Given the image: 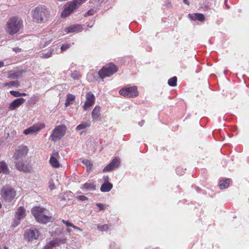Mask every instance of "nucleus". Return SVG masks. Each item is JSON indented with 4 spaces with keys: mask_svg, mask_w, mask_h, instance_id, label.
<instances>
[{
    "mask_svg": "<svg viewBox=\"0 0 249 249\" xmlns=\"http://www.w3.org/2000/svg\"><path fill=\"white\" fill-rule=\"evenodd\" d=\"M32 213L37 221L42 223H47L53 219L48 210L40 207L33 208Z\"/></svg>",
    "mask_w": 249,
    "mask_h": 249,
    "instance_id": "1",
    "label": "nucleus"
},
{
    "mask_svg": "<svg viewBox=\"0 0 249 249\" xmlns=\"http://www.w3.org/2000/svg\"><path fill=\"white\" fill-rule=\"evenodd\" d=\"M22 23L21 20L18 18H10L6 24L5 28L6 32L11 35L18 33L22 26Z\"/></svg>",
    "mask_w": 249,
    "mask_h": 249,
    "instance_id": "2",
    "label": "nucleus"
},
{
    "mask_svg": "<svg viewBox=\"0 0 249 249\" xmlns=\"http://www.w3.org/2000/svg\"><path fill=\"white\" fill-rule=\"evenodd\" d=\"M49 15V11L45 6H37L33 12L34 21L39 23L43 22L47 19Z\"/></svg>",
    "mask_w": 249,
    "mask_h": 249,
    "instance_id": "3",
    "label": "nucleus"
},
{
    "mask_svg": "<svg viewBox=\"0 0 249 249\" xmlns=\"http://www.w3.org/2000/svg\"><path fill=\"white\" fill-rule=\"evenodd\" d=\"M17 192L11 186L6 185L2 187L0 191L2 198L8 202H10L15 197Z\"/></svg>",
    "mask_w": 249,
    "mask_h": 249,
    "instance_id": "4",
    "label": "nucleus"
},
{
    "mask_svg": "<svg viewBox=\"0 0 249 249\" xmlns=\"http://www.w3.org/2000/svg\"><path fill=\"white\" fill-rule=\"evenodd\" d=\"M86 0H74L71 2L67 3L61 14L62 17H66L71 14L75 9L77 8L82 3Z\"/></svg>",
    "mask_w": 249,
    "mask_h": 249,
    "instance_id": "5",
    "label": "nucleus"
},
{
    "mask_svg": "<svg viewBox=\"0 0 249 249\" xmlns=\"http://www.w3.org/2000/svg\"><path fill=\"white\" fill-rule=\"evenodd\" d=\"M116 66L112 64L109 63L99 71V75L102 79L106 77H109L117 71Z\"/></svg>",
    "mask_w": 249,
    "mask_h": 249,
    "instance_id": "6",
    "label": "nucleus"
},
{
    "mask_svg": "<svg viewBox=\"0 0 249 249\" xmlns=\"http://www.w3.org/2000/svg\"><path fill=\"white\" fill-rule=\"evenodd\" d=\"M25 216V209L22 207H19L15 212V217L12 223V226L16 227L18 226L22 220H23Z\"/></svg>",
    "mask_w": 249,
    "mask_h": 249,
    "instance_id": "7",
    "label": "nucleus"
},
{
    "mask_svg": "<svg viewBox=\"0 0 249 249\" xmlns=\"http://www.w3.org/2000/svg\"><path fill=\"white\" fill-rule=\"evenodd\" d=\"M66 131V127L64 125H58L56 127L53 131L51 135L52 140L54 142H56L61 139L65 134Z\"/></svg>",
    "mask_w": 249,
    "mask_h": 249,
    "instance_id": "8",
    "label": "nucleus"
},
{
    "mask_svg": "<svg viewBox=\"0 0 249 249\" xmlns=\"http://www.w3.org/2000/svg\"><path fill=\"white\" fill-rule=\"evenodd\" d=\"M40 233L37 229L31 228L25 230L24 236L25 239L30 242L37 239Z\"/></svg>",
    "mask_w": 249,
    "mask_h": 249,
    "instance_id": "9",
    "label": "nucleus"
},
{
    "mask_svg": "<svg viewBox=\"0 0 249 249\" xmlns=\"http://www.w3.org/2000/svg\"><path fill=\"white\" fill-rule=\"evenodd\" d=\"M119 93L124 97L130 98L137 96L138 95V91L137 87L133 86L122 89L119 91Z\"/></svg>",
    "mask_w": 249,
    "mask_h": 249,
    "instance_id": "10",
    "label": "nucleus"
},
{
    "mask_svg": "<svg viewBox=\"0 0 249 249\" xmlns=\"http://www.w3.org/2000/svg\"><path fill=\"white\" fill-rule=\"evenodd\" d=\"M28 149L27 146H18L16 149L15 153L13 156L15 160L22 159L25 157L27 154Z\"/></svg>",
    "mask_w": 249,
    "mask_h": 249,
    "instance_id": "11",
    "label": "nucleus"
},
{
    "mask_svg": "<svg viewBox=\"0 0 249 249\" xmlns=\"http://www.w3.org/2000/svg\"><path fill=\"white\" fill-rule=\"evenodd\" d=\"M95 102V96L91 92H88L86 95V101L83 106L84 110H87L92 106Z\"/></svg>",
    "mask_w": 249,
    "mask_h": 249,
    "instance_id": "12",
    "label": "nucleus"
},
{
    "mask_svg": "<svg viewBox=\"0 0 249 249\" xmlns=\"http://www.w3.org/2000/svg\"><path fill=\"white\" fill-rule=\"evenodd\" d=\"M45 126L44 124H36L26 129L24 131L25 135L36 134Z\"/></svg>",
    "mask_w": 249,
    "mask_h": 249,
    "instance_id": "13",
    "label": "nucleus"
},
{
    "mask_svg": "<svg viewBox=\"0 0 249 249\" xmlns=\"http://www.w3.org/2000/svg\"><path fill=\"white\" fill-rule=\"evenodd\" d=\"M16 168L24 172H30L32 170V166L29 163H25L22 160H19L16 162Z\"/></svg>",
    "mask_w": 249,
    "mask_h": 249,
    "instance_id": "14",
    "label": "nucleus"
},
{
    "mask_svg": "<svg viewBox=\"0 0 249 249\" xmlns=\"http://www.w3.org/2000/svg\"><path fill=\"white\" fill-rule=\"evenodd\" d=\"M120 163V160L118 159L115 158L113 159L112 161L107 165L103 169V172H109L116 168H117Z\"/></svg>",
    "mask_w": 249,
    "mask_h": 249,
    "instance_id": "15",
    "label": "nucleus"
},
{
    "mask_svg": "<svg viewBox=\"0 0 249 249\" xmlns=\"http://www.w3.org/2000/svg\"><path fill=\"white\" fill-rule=\"evenodd\" d=\"M26 100L23 98L15 99L10 104L9 108L11 110L15 109L25 102Z\"/></svg>",
    "mask_w": 249,
    "mask_h": 249,
    "instance_id": "16",
    "label": "nucleus"
},
{
    "mask_svg": "<svg viewBox=\"0 0 249 249\" xmlns=\"http://www.w3.org/2000/svg\"><path fill=\"white\" fill-rule=\"evenodd\" d=\"M100 108V106H96L92 110L91 112V117L93 121H97L100 120L101 116Z\"/></svg>",
    "mask_w": 249,
    "mask_h": 249,
    "instance_id": "17",
    "label": "nucleus"
},
{
    "mask_svg": "<svg viewBox=\"0 0 249 249\" xmlns=\"http://www.w3.org/2000/svg\"><path fill=\"white\" fill-rule=\"evenodd\" d=\"M82 188L87 191H94L96 189V185L91 181H89L83 185Z\"/></svg>",
    "mask_w": 249,
    "mask_h": 249,
    "instance_id": "18",
    "label": "nucleus"
},
{
    "mask_svg": "<svg viewBox=\"0 0 249 249\" xmlns=\"http://www.w3.org/2000/svg\"><path fill=\"white\" fill-rule=\"evenodd\" d=\"M8 175L9 173V169L7 164L4 161L0 162V174Z\"/></svg>",
    "mask_w": 249,
    "mask_h": 249,
    "instance_id": "19",
    "label": "nucleus"
},
{
    "mask_svg": "<svg viewBox=\"0 0 249 249\" xmlns=\"http://www.w3.org/2000/svg\"><path fill=\"white\" fill-rule=\"evenodd\" d=\"M82 29V27L80 25H71L67 28H66V31L68 33H73L75 32L80 31Z\"/></svg>",
    "mask_w": 249,
    "mask_h": 249,
    "instance_id": "20",
    "label": "nucleus"
},
{
    "mask_svg": "<svg viewBox=\"0 0 249 249\" xmlns=\"http://www.w3.org/2000/svg\"><path fill=\"white\" fill-rule=\"evenodd\" d=\"M112 184L108 181L104 183L101 186L100 190L103 192H109L112 188Z\"/></svg>",
    "mask_w": 249,
    "mask_h": 249,
    "instance_id": "21",
    "label": "nucleus"
},
{
    "mask_svg": "<svg viewBox=\"0 0 249 249\" xmlns=\"http://www.w3.org/2000/svg\"><path fill=\"white\" fill-rule=\"evenodd\" d=\"M231 180L230 178H226L225 180H221L219 182V186L221 189L228 188L230 185Z\"/></svg>",
    "mask_w": 249,
    "mask_h": 249,
    "instance_id": "22",
    "label": "nucleus"
},
{
    "mask_svg": "<svg viewBox=\"0 0 249 249\" xmlns=\"http://www.w3.org/2000/svg\"><path fill=\"white\" fill-rule=\"evenodd\" d=\"M50 163L54 168L59 167V163L58 160L54 157L51 156L49 160Z\"/></svg>",
    "mask_w": 249,
    "mask_h": 249,
    "instance_id": "23",
    "label": "nucleus"
},
{
    "mask_svg": "<svg viewBox=\"0 0 249 249\" xmlns=\"http://www.w3.org/2000/svg\"><path fill=\"white\" fill-rule=\"evenodd\" d=\"M90 125V123L89 122H86L84 123H82L78 125L76 127V130L77 131L85 129L87 127H89Z\"/></svg>",
    "mask_w": 249,
    "mask_h": 249,
    "instance_id": "24",
    "label": "nucleus"
},
{
    "mask_svg": "<svg viewBox=\"0 0 249 249\" xmlns=\"http://www.w3.org/2000/svg\"><path fill=\"white\" fill-rule=\"evenodd\" d=\"M58 243L57 239H54L50 241L44 247V249H48L51 247H56Z\"/></svg>",
    "mask_w": 249,
    "mask_h": 249,
    "instance_id": "25",
    "label": "nucleus"
},
{
    "mask_svg": "<svg viewBox=\"0 0 249 249\" xmlns=\"http://www.w3.org/2000/svg\"><path fill=\"white\" fill-rule=\"evenodd\" d=\"M53 49H49L47 52H43L40 54V56L44 58H48L50 57L53 52Z\"/></svg>",
    "mask_w": 249,
    "mask_h": 249,
    "instance_id": "26",
    "label": "nucleus"
},
{
    "mask_svg": "<svg viewBox=\"0 0 249 249\" xmlns=\"http://www.w3.org/2000/svg\"><path fill=\"white\" fill-rule=\"evenodd\" d=\"M75 98V97L73 95L71 94H68L65 101V105L68 107L70 104H71V102L74 100Z\"/></svg>",
    "mask_w": 249,
    "mask_h": 249,
    "instance_id": "27",
    "label": "nucleus"
},
{
    "mask_svg": "<svg viewBox=\"0 0 249 249\" xmlns=\"http://www.w3.org/2000/svg\"><path fill=\"white\" fill-rule=\"evenodd\" d=\"M192 17L193 20H197L200 21H202L204 20V16L202 14H195Z\"/></svg>",
    "mask_w": 249,
    "mask_h": 249,
    "instance_id": "28",
    "label": "nucleus"
},
{
    "mask_svg": "<svg viewBox=\"0 0 249 249\" xmlns=\"http://www.w3.org/2000/svg\"><path fill=\"white\" fill-rule=\"evenodd\" d=\"M10 94L14 97H18L20 96H25L26 95L25 93H20L17 91L11 90L10 91Z\"/></svg>",
    "mask_w": 249,
    "mask_h": 249,
    "instance_id": "29",
    "label": "nucleus"
},
{
    "mask_svg": "<svg viewBox=\"0 0 249 249\" xmlns=\"http://www.w3.org/2000/svg\"><path fill=\"white\" fill-rule=\"evenodd\" d=\"M177 78L176 76L170 78L168 81L169 86L174 87L177 85Z\"/></svg>",
    "mask_w": 249,
    "mask_h": 249,
    "instance_id": "30",
    "label": "nucleus"
},
{
    "mask_svg": "<svg viewBox=\"0 0 249 249\" xmlns=\"http://www.w3.org/2000/svg\"><path fill=\"white\" fill-rule=\"evenodd\" d=\"M109 229V226L107 224L98 225L97 229L100 231H107Z\"/></svg>",
    "mask_w": 249,
    "mask_h": 249,
    "instance_id": "31",
    "label": "nucleus"
},
{
    "mask_svg": "<svg viewBox=\"0 0 249 249\" xmlns=\"http://www.w3.org/2000/svg\"><path fill=\"white\" fill-rule=\"evenodd\" d=\"M19 85V83L17 81H12L5 84V86H10L14 87H18Z\"/></svg>",
    "mask_w": 249,
    "mask_h": 249,
    "instance_id": "32",
    "label": "nucleus"
},
{
    "mask_svg": "<svg viewBox=\"0 0 249 249\" xmlns=\"http://www.w3.org/2000/svg\"><path fill=\"white\" fill-rule=\"evenodd\" d=\"M62 222L68 227H71L75 230H80V229L78 227L75 226L73 224L70 223L68 221L62 220Z\"/></svg>",
    "mask_w": 249,
    "mask_h": 249,
    "instance_id": "33",
    "label": "nucleus"
},
{
    "mask_svg": "<svg viewBox=\"0 0 249 249\" xmlns=\"http://www.w3.org/2000/svg\"><path fill=\"white\" fill-rule=\"evenodd\" d=\"M82 163L86 165L88 170H90L91 169L92 164L90 161L88 160H84L82 161Z\"/></svg>",
    "mask_w": 249,
    "mask_h": 249,
    "instance_id": "34",
    "label": "nucleus"
},
{
    "mask_svg": "<svg viewBox=\"0 0 249 249\" xmlns=\"http://www.w3.org/2000/svg\"><path fill=\"white\" fill-rule=\"evenodd\" d=\"M71 76L74 80H78L79 77V73L78 71H75L71 72Z\"/></svg>",
    "mask_w": 249,
    "mask_h": 249,
    "instance_id": "35",
    "label": "nucleus"
},
{
    "mask_svg": "<svg viewBox=\"0 0 249 249\" xmlns=\"http://www.w3.org/2000/svg\"><path fill=\"white\" fill-rule=\"evenodd\" d=\"M20 75V73L18 72H11L9 74L8 77L11 79H14L18 77Z\"/></svg>",
    "mask_w": 249,
    "mask_h": 249,
    "instance_id": "36",
    "label": "nucleus"
},
{
    "mask_svg": "<svg viewBox=\"0 0 249 249\" xmlns=\"http://www.w3.org/2000/svg\"><path fill=\"white\" fill-rule=\"evenodd\" d=\"M71 45L69 44H66L63 45L61 47V51H64L67 50L68 49L70 48L71 47Z\"/></svg>",
    "mask_w": 249,
    "mask_h": 249,
    "instance_id": "37",
    "label": "nucleus"
},
{
    "mask_svg": "<svg viewBox=\"0 0 249 249\" xmlns=\"http://www.w3.org/2000/svg\"><path fill=\"white\" fill-rule=\"evenodd\" d=\"M96 206H98L100 210H103L105 208V205L101 203H97Z\"/></svg>",
    "mask_w": 249,
    "mask_h": 249,
    "instance_id": "38",
    "label": "nucleus"
},
{
    "mask_svg": "<svg viewBox=\"0 0 249 249\" xmlns=\"http://www.w3.org/2000/svg\"><path fill=\"white\" fill-rule=\"evenodd\" d=\"M77 198L81 201H85L88 199L87 197L84 196H79Z\"/></svg>",
    "mask_w": 249,
    "mask_h": 249,
    "instance_id": "39",
    "label": "nucleus"
},
{
    "mask_svg": "<svg viewBox=\"0 0 249 249\" xmlns=\"http://www.w3.org/2000/svg\"><path fill=\"white\" fill-rule=\"evenodd\" d=\"M94 13V11L93 10H89L87 13V14L89 16H91L93 15Z\"/></svg>",
    "mask_w": 249,
    "mask_h": 249,
    "instance_id": "40",
    "label": "nucleus"
},
{
    "mask_svg": "<svg viewBox=\"0 0 249 249\" xmlns=\"http://www.w3.org/2000/svg\"><path fill=\"white\" fill-rule=\"evenodd\" d=\"M13 50L17 53V52H19L21 51V49L18 48V47H16V48H13Z\"/></svg>",
    "mask_w": 249,
    "mask_h": 249,
    "instance_id": "41",
    "label": "nucleus"
},
{
    "mask_svg": "<svg viewBox=\"0 0 249 249\" xmlns=\"http://www.w3.org/2000/svg\"><path fill=\"white\" fill-rule=\"evenodd\" d=\"M49 188L51 190H53V189H54V185L53 184H50L49 186Z\"/></svg>",
    "mask_w": 249,
    "mask_h": 249,
    "instance_id": "42",
    "label": "nucleus"
},
{
    "mask_svg": "<svg viewBox=\"0 0 249 249\" xmlns=\"http://www.w3.org/2000/svg\"><path fill=\"white\" fill-rule=\"evenodd\" d=\"M30 101L31 102V103H35V102H36V98H35V97L32 98L30 99Z\"/></svg>",
    "mask_w": 249,
    "mask_h": 249,
    "instance_id": "43",
    "label": "nucleus"
},
{
    "mask_svg": "<svg viewBox=\"0 0 249 249\" xmlns=\"http://www.w3.org/2000/svg\"><path fill=\"white\" fill-rule=\"evenodd\" d=\"M115 246V243L114 242L111 243L110 245V248H114Z\"/></svg>",
    "mask_w": 249,
    "mask_h": 249,
    "instance_id": "44",
    "label": "nucleus"
},
{
    "mask_svg": "<svg viewBox=\"0 0 249 249\" xmlns=\"http://www.w3.org/2000/svg\"><path fill=\"white\" fill-rule=\"evenodd\" d=\"M4 65V63L2 61H0V68H1Z\"/></svg>",
    "mask_w": 249,
    "mask_h": 249,
    "instance_id": "45",
    "label": "nucleus"
},
{
    "mask_svg": "<svg viewBox=\"0 0 249 249\" xmlns=\"http://www.w3.org/2000/svg\"><path fill=\"white\" fill-rule=\"evenodd\" d=\"M183 2L186 4H187L188 5L189 4V2L188 1H187V0H183Z\"/></svg>",
    "mask_w": 249,
    "mask_h": 249,
    "instance_id": "46",
    "label": "nucleus"
},
{
    "mask_svg": "<svg viewBox=\"0 0 249 249\" xmlns=\"http://www.w3.org/2000/svg\"><path fill=\"white\" fill-rule=\"evenodd\" d=\"M180 170V168H178L176 170V172L177 174H179V170Z\"/></svg>",
    "mask_w": 249,
    "mask_h": 249,
    "instance_id": "47",
    "label": "nucleus"
},
{
    "mask_svg": "<svg viewBox=\"0 0 249 249\" xmlns=\"http://www.w3.org/2000/svg\"><path fill=\"white\" fill-rule=\"evenodd\" d=\"M67 231L68 232H71V230L70 229H67Z\"/></svg>",
    "mask_w": 249,
    "mask_h": 249,
    "instance_id": "48",
    "label": "nucleus"
},
{
    "mask_svg": "<svg viewBox=\"0 0 249 249\" xmlns=\"http://www.w3.org/2000/svg\"><path fill=\"white\" fill-rule=\"evenodd\" d=\"M104 178H105V179L106 180H108V177L107 176H106V177H104Z\"/></svg>",
    "mask_w": 249,
    "mask_h": 249,
    "instance_id": "49",
    "label": "nucleus"
},
{
    "mask_svg": "<svg viewBox=\"0 0 249 249\" xmlns=\"http://www.w3.org/2000/svg\"><path fill=\"white\" fill-rule=\"evenodd\" d=\"M4 249H8V248L6 246H4Z\"/></svg>",
    "mask_w": 249,
    "mask_h": 249,
    "instance_id": "50",
    "label": "nucleus"
},
{
    "mask_svg": "<svg viewBox=\"0 0 249 249\" xmlns=\"http://www.w3.org/2000/svg\"><path fill=\"white\" fill-rule=\"evenodd\" d=\"M142 124H143V123H139V124H140L141 126H142Z\"/></svg>",
    "mask_w": 249,
    "mask_h": 249,
    "instance_id": "51",
    "label": "nucleus"
},
{
    "mask_svg": "<svg viewBox=\"0 0 249 249\" xmlns=\"http://www.w3.org/2000/svg\"><path fill=\"white\" fill-rule=\"evenodd\" d=\"M1 207V203H0V208Z\"/></svg>",
    "mask_w": 249,
    "mask_h": 249,
    "instance_id": "52",
    "label": "nucleus"
}]
</instances>
